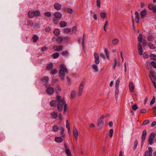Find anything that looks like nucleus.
Segmentation results:
<instances>
[{"label":"nucleus","mask_w":156,"mask_h":156,"mask_svg":"<svg viewBox=\"0 0 156 156\" xmlns=\"http://www.w3.org/2000/svg\"><path fill=\"white\" fill-rule=\"evenodd\" d=\"M56 99L58 102L57 104L58 110L59 111H62L63 106L64 105V108L63 113L64 114H65L66 112L67 107L66 104L65 103L64 100L63 99H62L61 97L59 96H57Z\"/></svg>","instance_id":"f257e3e1"},{"label":"nucleus","mask_w":156,"mask_h":156,"mask_svg":"<svg viewBox=\"0 0 156 156\" xmlns=\"http://www.w3.org/2000/svg\"><path fill=\"white\" fill-rule=\"evenodd\" d=\"M60 69L59 71V76L60 78L63 80L65 77V73H67L68 71L65 66L63 65H61L60 66Z\"/></svg>","instance_id":"f03ea898"},{"label":"nucleus","mask_w":156,"mask_h":156,"mask_svg":"<svg viewBox=\"0 0 156 156\" xmlns=\"http://www.w3.org/2000/svg\"><path fill=\"white\" fill-rule=\"evenodd\" d=\"M40 12L38 10L35 11H30L28 13V16L30 18H32L34 16L37 17L40 15Z\"/></svg>","instance_id":"7ed1b4c3"},{"label":"nucleus","mask_w":156,"mask_h":156,"mask_svg":"<svg viewBox=\"0 0 156 156\" xmlns=\"http://www.w3.org/2000/svg\"><path fill=\"white\" fill-rule=\"evenodd\" d=\"M85 84V82L84 81H82L80 84L79 86L78 91V95L79 96H80L82 95L83 92V90L84 88V86Z\"/></svg>","instance_id":"20e7f679"},{"label":"nucleus","mask_w":156,"mask_h":156,"mask_svg":"<svg viewBox=\"0 0 156 156\" xmlns=\"http://www.w3.org/2000/svg\"><path fill=\"white\" fill-rule=\"evenodd\" d=\"M105 117H106V116L103 115L98 119V127L99 129H101L103 127V119Z\"/></svg>","instance_id":"39448f33"},{"label":"nucleus","mask_w":156,"mask_h":156,"mask_svg":"<svg viewBox=\"0 0 156 156\" xmlns=\"http://www.w3.org/2000/svg\"><path fill=\"white\" fill-rule=\"evenodd\" d=\"M44 85L45 86L47 87V88L46 90V91L47 93L49 95H51L53 94L54 92V88L50 87H48L47 83H45Z\"/></svg>","instance_id":"423d86ee"},{"label":"nucleus","mask_w":156,"mask_h":156,"mask_svg":"<svg viewBox=\"0 0 156 156\" xmlns=\"http://www.w3.org/2000/svg\"><path fill=\"white\" fill-rule=\"evenodd\" d=\"M149 77L152 83L156 81V76L154 72L150 71Z\"/></svg>","instance_id":"0eeeda50"},{"label":"nucleus","mask_w":156,"mask_h":156,"mask_svg":"<svg viewBox=\"0 0 156 156\" xmlns=\"http://www.w3.org/2000/svg\"><path fill=\"white\" fill-rule=\"evenodd\" d=\"M73 135L75 139L77 140L78 136V132L76 127L73 128Z\"/></svg>","instance_id":"6e6552de"},{"label":"nucleus","mask_w":156,"mask_h":156,"mask_svg":"<svg viewBox=\"0 0 156 156\" xmlns=\"http://www.w3.org/2000/svg\"><path fill=\"white\" fill-rule=\"evenodd\" d=\"M64 147L65 148V151L66 154L68 156H71V154L70 150L68 148V145L66 144H64Z\"/></svg>","instance_id":"1a4fd4ad"},{"label":"nucleus","mask_w":156,"mask_h":156,"mask_svg":"<svg viewBox=\"0 0 156 156\" xmlns=\"http://www.w3.org/2000/svg\"><path fill=\"white\" fill-rule=\"evenodd\" d=\"M152 149L151 147H149L148 150L146 151L144 156H152Z\"/></svg>","instance_id":"9d476101"},{"label":"nucleus","mask_w":156,"mask_h":156,"mask_svg":"<svg viewBox=\"0 0 156 156\" xmlns=\"http://www.w3.org/2000/svg\"><path fill=\"white\" fill-rule=\"evenodd\" d=\"M129 87L130 91L131 92H133L134 91V86L133 83L132 82H129Z\"/></svg>","instance_id":"9b49d317"},{"label":"nucleus","mask_w":156,"mask_h":156,"mask_svg":"<svg viewBox=\"0 0 156 156\" xmlns=\"http://www.w3.org/2000/svg\"><path fill=\"white\" fill-rule=\"evenodd\" d=\"M138 51L140 55H142L143 51L141 45L140 43H138L137 45Z\"/></svg>","instance_id":"f8f14e48"},{"label":"nucleus","mask_w":156,"mask_h":156,"mask_svg":"<svg viewBox=\"0 0 156 156\" xmlns=\"http://www.w3.org/2000/svg\"><path fill=\"white\" fill-rule=\"evenodd\" d=\"M55 9L57 10H60L62 7V5L58 3H55L54 5Z\"/></svg>","instance_id":"ddd939ff"},{"label":"nucleus","mask_w":156,"mask_h":156,"mask_svg":"<svg viewBox=\"0 0 156 156\" xmlns=\"http://www.w3.org/2000/svg\"><path fill=\"white\" fill-rule=\"evenodd\" d=\"M147 134V132L146 130L144 129L143 130L142 136V144H143L145 139L146 136Z\"/></svg>","instance_id":"4468645a"},{"label":"nucleus","mask_w":156,"mask_h":156,"mask_svg":"<svg viewBox=\"0 0 156 156\" xmlns=\"http://www.w3.org/2000/svg\"><path fill=\"white\" fill-rule=\"evenodd\" d=\"M53 49L55 51H61L62 48V46H54L53 47Z\"/></svg>","instance_id":"2eb2a0df"},{"label":"nucleus","mask_w":156,"mask_h":156,"mask_svg":"<svg viewBox=\"0 0 156 156\" xmlns=\"http://www.w3.org/2000/svg\"><path fill=\"white\" fill-rule=\"evenodd\" d=\"M55 17L60 19L62 16V14L60 12H57L54 13Z\"/></svg>","instance_id":"dca6fc26"},{"label":"nucleus","mask_w":156,"mask_h":156,"mask_svg":"<svg viewBox=\"0 0 156 156\" xmlns=\"http://www.w3.org/2000/svg\"><path fill=\"white\" fill-rule=\"evenodd\" d=\"M149 9L151 10H153L154 12H156V7L152 4H150L148 5Z\"/></svg>","instance_id":"f3484780"},{"label":"nucleus","mask_w":156,"mask_h":156,"mask_svg":"<svg viewBox=\"0 0 156 156\" xmlns=\"http://www.w3.org/2000/svg\"><path fill=\"white\" fill-rule=\"evenodd\" d=\"M71 31V29L68 27L64 28L63 29V32L67 34H69L70 33Z\"/></svg>","instance_id":"a211bd4d"},{"label":"nucleus","mask_w":156,"mask_h":156,"mask_svg":"<svg viewBox=\"0 0 156 156\" xmlns=\"http://www.w3.org/2000/svg\"><path fill=\"white\" fill-rule=\"evenodd\" d=\"M145 65L146 66L147 68L150 71H151V70L152 69L151 62L150 63V62H147L145 63Z\"/></svg>","instance_id":"6ab92c4d"},{"label":"nucleus","mask_w":156,"mask_h":156,"mask_svg":"<svg viewBox=\"0 0 156 156\" xmlns=\"http://www.w3.org/2000/svg\"><path fill=\"white\" fill-rule=\"evenodd\" d=\"M59 25L61 27H64L67 25V23L65 21H61L59 23Z\"/></svg>","instance_id":"aec40b11"},{"label":"nucleus","mask_w":156,"mask_h":156,"mask_svg":"<svg viewBox=\"0 0 156 156\" xmlns=\"http://www.w3.org/2000/svg\"><path fill=\"white\" fill-rule=\"evenodd\" d=\"M146 12V9H144L141 12L140 14L142 18H144L145 17L147 14Z\"/></svg>","instance_id":"412c9836"},{"label":"nucleus","mask_w":156,"mask_h":156,"mask_svg":"<svg viewBox=\"0 0 156 156\" xmlns=\"http://www.w3.org/2000/svg\"><path fill=\"white\" fill-rule=\"evenodd\" d=\"M76 95V91L74 90H72L70 91V97L71 99L75 98Z\"/></svg>","instance_id":"4be33fe9"},{"label":"nucleus","mask_w":156,"mask_h":156,"mask_svg":"<svg viewBox=\"0 0 156 156\" xmlns=\"http://www.w3.org/2000/svg\"><path fill=\"white\" fill-rule=\"evenodd\" d=\"M55 140L57 143H61L62 142L63 139L60 137H56L55 138Z\"/></svg>","instance_id":"5701e85b"},{"label":"nucleus","mask_w":156,"mask_h":156,"mask_svg":"<svg viewBox=\"0 0 156 156\" xmlns=\"http://www.w3.org/2000/svg\"><path fill=\"white\" fill-rule=\"evenodd\" d=\"M53 33L55 35L58 36L60 34V31L58 29H55L53 30Z\"/></svg>","instance_id":"b1692460"},{"label":"nucleus","mask_w":156,"mask_h":156,"mask_svg":"<svg viewBox=\"0 0 156 156\" xmlns=\"http://www.w3.org/2000/svg\"><path fill=\"white\" fill-rule=\"evenodd\" d=\"M91 67L95 72H97L98 71V68L97 65L95 64H93L92 65Z\"/></svg>","instance_id":"393cba45"},{"label":"nucleus","mask_w":156,"mask_h":156,"mask_svg":"<svg viewBox=\"0 0 156 156\" xmlns=\"http://www.w3.org/2000/svg\"><path fill=\"white\" fill-rule=\"evenodd\" d=\"M60 133L62 135V136L63 137H64L65 136V134L64 133V128L62 127H60Z\"/></svg>","instance_id":"a878e982"},{"label":"nucleus","mask_w":156,"mask_h":156,"mask_svg":"<svg viewBox=\"0 0 156 156\" xmlns=\"http://www.w3.org/2000/svg\"><path fill=\"white\" fill-rule=\"evenodd\" d=\"M119 92V88H117V87H116V89L115 90V97L116 99L117 100L118 97V94Z\"/></svg>","instance_id":"bb28decb"},{"label":"nucleus","mask_w":156,"mask_h":156,"mask_svg":"<svg viewBox=\"0 0 156 156\" xmlns=\"http://www.w3.org/2000/svg\"><path fill=\"white\" fill-rule=\"evenodd\" d=\"M100 15L101 17L103 19L105 18L107 16V13L105 12H100Z\"/></svg>","instance_id":"cd10ccee"},{"label":"nucleus","mask_w":156,"mask_h":156,"mask_svg":"<svg viewBox=\"0 0 156 156\" xmlns=\"http://www.w3.org/2000/svg\"><path fill=\"white\" fill-rule=\"evenodd\" d=\"M108 26V20L105 21V23L104 24L103 26L104 30L105 31H106L107 30L106 28Z\"/></svg>","instance_id":"c85d7f7f"},{"label":"nucleus","mask_w":156,"mask_h":156,"mask_svg":"<svg viewBox=\"0 0 156 156\" xmlns=\"http://www.w3.org/2000/svg\"><path fill=\"white\" fill-rule=\"evenodd\" d=\"M148 46L150 48L152 49H154L156 48L155 45L151 43H149L148 44Z\"/></svg>","instance_id":"c756f323"},{"label":"nucleus","mask_w":156,"mask_h":156,"mask_svg":"<svg viewBox=\"0 0 156 156\" xmlns=\"http://www.w3.org/2000/svg\"><path fill=\"white\" fill-rule=\"evenodd\" d=\"M52 117L54 118H56L58 116V113L55 112H53L51 113Z\"/></svg>","instance_id":"7c9ffc66"},{"label":"nucleus","mask_w":156,"mask_h":156,"mask_svg":"<svg viewBox=\"0 0 156 156\" xmlns=\"http://www.w3.org/2000/svg\"><path fill=\"white\" fill-rule=\"evenodd\" d=\"M147 39L149 41H152L154 40V38L152 35H150L148 36Z\"/></svg>","instance_id":"2f4dec72"},{"label":"nucleus","mask_w":156,"mask_h":156,"mask_svg":"<svg viewBox=\"0 0 156 156\" xmlns=\"http://www.w3.org/2000/svg\"><path fill=\"white\" fill-rule=\"evenodd\" d=\"M56 105V101L55 100H53L50 103V105L51 107H55Z\"/></svg>","instance_id":"473e14b6"},{"label":"nucleus","mask_w":156,"mask_h":156,"mask_svg":"<svg viewBox=\"0 0 156 156\" xmlns=\"http://www.w3.org/2000/svg\"><path fill=\"white\" fill-rule=\"evenodd\" d=\"M44 15L46 17H50L51 16V13L50 12L46 11L44 13Z\"/></svg>","instance_id":"72a5a7b5"},{"label":"nucleus","mask_w":156,"mask_h":156,"mask_svg":"<svg viewBox=\"0 0 156 156\" xmlns=\"http://www.w3.org/2000/svg\"><path fill=\"white\" fill-rule=\"evenodd\" d=\"M53 130L54 132H57L58 131V128L57 125H55L52 127Z\"/></svg>","instance_id":"f704fd0d"},{"label":"nucleus","mask_w":156,"mask_h":156,"mask_svg":"<svg viewBox=\"0 0 156 156\" xmlns=\"http://www.w3.org/2000/svg\"><path fill=\"white\" fill-rule=\"evenodd\" d=\"M32 39L33 41L34 42H36L38 40V37L37 35H35L33 36Z\"/></svg>","instance_id":"c9c22d12"},{"label":"nucleus","mask_w":156,"mask_h":156,"mask_svg":"<svg viewBox=\"0 0 156 156\" xmlns=\"http://www.w3.org/2000/svg\"><path fill=\"white\" fill-rule=\"evenodd\" d=\"M59 20L58 19L55 17L52 19L53 23L55 24H56L58 23Z\"/></svg>","instance_id":"e433bc0d"},{"label":"nucleus","mask_w":156,"mask_h":156,"mask_svg":"<svg viewBox=\"0 0 156 156\" xmlns=\"http://www.w3.org/2000/svg\"><path fill=\"white\" fill-rule=\"evenodd\" d=\"M77 31V27L76 26L73 27L72 28V33L75 34L76 33Z\"/></svg>","instance_id":"4c0bfd02"},{"label":"nucleus","mask_w":156,"mask_h":156,"mask_svg":"<svg viewBox=\"0 0 156 156\" xmlns=\"http://www.w3.org/2000/svg\"><path fill=\"white\" fill-rule=\"evenodd\" d=\"M49 78L48 76H44L42 79V82L44 83L47 82Z\"/></svg>","instance_id":"58836bf2"},{"label":"nucleus","mask_w":156,"mask_h":156,"mask_svg":"<svg viewBox=\"0 0 156 156\" xmlns=\"http://www.w3.org/2000/svg\"><path fill=\"white\" fill-rule=\"evenodd\" d=\"M119 42V40L117 39H113L112 41V43L113 44H116L118 43Z\"/></svg>","instance_id":"ea45409f"},{"label":"nucleus","mask_w":156,"mask_h":156,"mask_svg":"<svg viewBox=\"0 0 156 156\" xmlns=\"http://www.w3.org/2000/svg\"><path fill=\"white\" fill-rule=\"evenodd\" d=\"M151 58L154 60H156V55L151 54L150 55Z\"/></svg>","instance_id":"a19ab883"},{"label":"nucleus","mask_w":156,"mask_h":156,"mask_svg":"<svg viewBox=\"0 0 156 156\" xmlns=\"http://www.w3.org/2000/svg\"><path fill=\"white\" fill-rule=\"evenodd\" d=\"M113 129H111L109 130V137L110 138H111L113 136Z\"/></svg>","instance_id":"79ce46f5"},{"label":"nucleus","mask_w":156,"mask_h":156,"mask_svg":"<svg viewBox=\"0 0 156 156\" xmlns=\"http://www.w3.org/2000/svg\"><path fill=\"white\" fill-rule=\"evenodd\" d=\"M138 143V140H135L134 143V146L133 148L134 150H135L136 148Z\"/></svg>","instance_id":"37998d69"},{"label":"nucleus","mask_w":156,"mask_h":156,"mask_svg":"<svg viewBox=\"0 0 156 156\" xmlns=\"http://www.w3.org/2000/svg\"><path fill=\"white\" fill-rule=\"evenodd\" d=\"M138 41L140 43H141L142 41V35L141 34H140L138 37Z\"/></svg>","instance_id":"c03bdc74"},{"label":"nucleus","mask_w":156,"mask_h":156,"mask_svg":"<svg viewBox=\"0 0 156 156\" xmlns=\"http://www.w3.org/2000/svg\"><path fill=\"white\" fill-rule=\"evenodd\" d=\"M59 55V54L57 52H56L55 53V54H54L52 55V56L53 58H58Z\"/></svg>","instance_id":"a18cd8bd"},{"label":"nucleus","mask_w":156,"mask_h":156,"mask_svg":"<svg viewBox=\"0 0 156 156\" xmlns=\"http://www.w3.org/2000/svg\"><path fill=\"white\" fill-rule=\"evenodd\" d=\"M53 67V64L51 63L48 64L47 66V68L48 70L51 69Z\"/></svg>","instance_id":"49530a36"},{"label":"nucleus","mask_w":156,"mask_h":156,"mask_svg":"<svg viewBox=\"0 0 156 156\" xmlns=\"http://www.w3.org/2000/svg\"><path fill=\"white\" fill-rule=\"evenodd\" d=\"M66 128L67 129L70 128V124L68 120H66Z\"/></svg>","instance_id":"de8ad7c7"},{"label":"nucleus","mask_w":156,"mask_h":156,"mask_svg":"<svg viewBox=\"0 0 156 156\" xmlns=\"http://www.w3.org/2000/svg\"><path fill=\"white\" fill-rule=\"evenodd\" d=\"M155 136V134L154 133H151L150 135L149 138L150 139L154 140Z\"/></svg>","instance_id":"09e8293b"},{"label":"nucleus","mask_w":156,"mask_h":156,"mask_svg":"<svg viewBox=\"0 0 156 156\" xmlns=\"http://www.w3.org/2000/svg\"><path fill=\"white\" fill-rule=\"evenodd\" d=\"M120 83V80L119 79L117 80L115 83V87L119 88V84Z\"/></svg>","instance_id":"8fccbe9b"},{"label":"nucleus","mask_w":156,"mask_h":156,"mask_svg":"<svg viewBox=\"0 0 156 156\" xmlns=\"http://www.w3.org/2000/svg\"><path fill=\"white\" fill-rule=\"evenodd\" d=\"M143 57L145 58H148L149 55L148 54L146 53H144L143 54H142Z\"/></svg>","instance_id":"3c124183"},{"label":"nucleus","mask_w":156,"mask_h":156,"mask_svg":"<svg viewBox=\"0 0 156 156\" xmlns=\"http://www.w3.org/2000/svg\"><path fill=\"white\" fill-rule=\"evenodd\" d=\"M67 11L68 13L70 14H72L73 12V10L70 8H67Z\"/></svg>","instance_id":"603ef678"},{"label":"nucleus","mask_w":156,"mask_h":156,"mask_svg":"<svg viewBox=\"0 0 156 156\" xmlns=\"http://www.w3.org/2000/svg\"><path fill=\"white\" fill-rule=\"evenodd\" d=\"M63 40V37L61 36L58 37L57 39V41L59 42H61Z\"/></svg>","instance_id":"864d4df0"},{"label":"nucleus","mask_w":156,"mask_h":156,"mask_svg":"<svg viewBox=\"0 0 156 156\" xmlns=\"http://www.w3.org/2000/svg\"><path fill=\"white\" fill-rule=\"evenodd\" d=\"M96 4L97 6L100 8L101 6V2L100 0H96Z\"/></svg>","instance_id":"5fc2aeb1"},{"label":"nucleus","mask_w":156,"mask_h":156,"mask_svg":"<svg viewBox=\"0 0 156 156\" xmlns=\"http://www.w3.org/2000/svg\"><path fill=\"white\" fill-rule=\"evenodd\" d=\"M57 71L56 69H55L51 71L50 73L52 75H54L56 74L57 73Z\"/></svg>","instance_id":"6e6d98bb"},{"label":"nucleus","mask_w":156,"mask_h":156,"mask_svg":"<svg viewBox=\"0 0 156 156\" xmlns=\"http://www.w3.org/2000/svg\"><path fill=\"white\" fill-rule=\"evenodd\" d=\"M155 97L154 96H153V98H152V100H151V102L150 103V104L151 105H153V104H154V103L155 101Z\"/></svg>","instance_id":"4d7b16f0"},{"label":"nucleus","mask_w":156,"mask_h":156,"mask_svg":"<svg viewBox=\"0 0 156 156\" xmlns=\"http://www.w3.org/2000/svg\"><path fill=\"white\" fill-rule=\"evenodd\" d=\"M94 56L95 59H99V56L98 54L96 53H94Z\"/></svg>","instance_id":"13d9d810"},{"label":"nucleus","mask_w":156,"mask_h":156,"mask_svg":"<svg viewBox=\"0 0 156 156\" xmlns=\"http://www.w3.org/2000/svg\"><path fill=\"white\" fill-rule=\"evenodd\" d=\"M151 66H153V67L156 68V62L154 61H152L151 62Z\"/></svg>","instance_id":"bf43d9fd"},{"label":"nucleus","mask_w":156,"mask_h":156,"mask_svg":"<svg viewBox=\"0 0 156 156\" xmlns=\"http://www.w3.org/2000/svg\"><path fill=\"white\" fill-rule=\"evenodd\" d=\"M27 25L28 26H32L33 24V22L31 20H28L27 21Z\"/></svg>","instance_id":"052dcab7"},{"label":"nucleus","mask_w":156,"mask_h":156,"mask_svg":"<svg viewBox=\"0 0 156 156\" xmlns=\"http://www.w3.org/2000/svg\"><path fill=\"white\" fill-rule=\"evenodd\" d=\"M93 17L95 20H97V14L96 13H94L93 15Z\"/></svg>","instance_id":"680f3d73"},{"label":"nucleus","mask_w":156,"mask_h":156,"mask_svg":"<svg viewBox=\"0 0 156 156\" xmlns=\"http://www.w3.org/2000/svg\"><path fill=\"white\" fill-rule=\"evenodd\" d=\"M68 52L67 51H63L62 52V55H66L68 54Z\"/></svg>","instance_id":"e2e57ef3"},{"label":"nucleus","mask_w":156,"mask_h":156,"mask_svg":"<svg viewBox=\"0 0 156 156\" xmlns=\"http://www.w3.org/2000/svg\"><path fill=\"white\" fill-rule=\"evenodd\" d=\"M153 139L149 138V139L148 140L149 144H150V145H151L153 144Z\"/></svg>","instance_id":"0e129e2a"},{"label":"nucleus","mask_w":156,"mask_h":156,"mask_svg":"<svg viewBox=\"0 0 156 156\" xmlns=\"http://www.w3.org/2000/svg\"><path fill=\"white\" fill-rule=\"evenodd\" d=\"M94 62L96 64H99L100 62L99 59H95Z\"/></svg>","instance_id":"69168bd1"},{"label":"nucleus","mask_w":156,"mask_h":156,"mask_svg":"<svg viewBox=\"0 0 156 156\" xmlns=\"http://www.w3.org/2000/svg\"><path fill=\"white\" fill-rule=\"evenodd\" d=\"M50 30L51 29L50 27H46L45 29V31L47 32H49L50 31Z\"/></svg>","instance_id":"338daca9"},{"label":"nucleus","mask_w":156,"mask_h":156,"mask_svg":"<svg viewBox=\"0 0 156 156\" xmlns=\"http://www.w3.org/2000/svg\"><path fill=\"white\" fill-rule=\"evenodd\" d=\"M152 109L154 110L153 112L154 113V115L156 116V107H153Z\"/></svg>","instance_id":"774afa93"}]
</instances>
